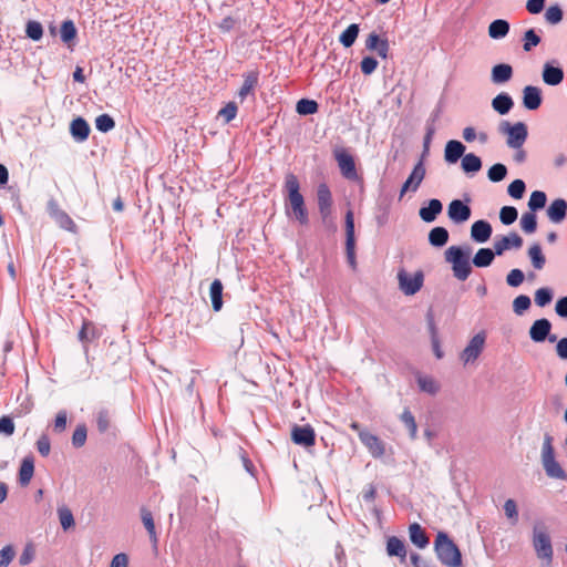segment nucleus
Wrapping results in <instances>:
<instances>
[{"mask_svg":"<svg viewBox=\"0 0 567 567\" xmlns=\"http://www.w3.org/2000/svg\"><path fill=\"white\" fill-rule=\"evenodd\" d=\"M97 337L96 327L93 322L84 320L81 327V330L79 331V339L86 343L92 341Z\"/></svg>","mask_w":567,"mask_h":567,"instance_id":"obj_41","label":"nucleus"},{"mask_svg":"<svg viewBox=\"0 0 567 567\" xmlns=\"http://www.w3.org/2000/svg\"><path fill=\"white\" fill-rule=\"evenodd\" d=\"M507 168L504 164L497 163L489 167L487 176L491 182L497 183L506 177Z\"/></svg>","mask_w":567,"mask_h":567,"instance_id":"obj_49","label":"nucleus"},{"mask_svg":"<svg viewBox=\"0 0 567 567\" xmlns=\"http://www.w3.org/2000/svg\"><path fill=\"white\" fill-rule=\"evenodd\" d=\"M417 384H419L421 391L430 393V394L437 393V391L440 389L437 382L431 377H424V375L417 377Z\"/></svg>","mask_w":567,"mask_h":567,"instance_id":"obj_46","label":"nucleus"},{"mask_svg":"<svg viewBox=\"0 0 567 567\" xmlns=\"http://www.w3.org/2000/svg\"><path fill=\"white\" fill-rule=\"evenodd\" d=\"M16 425L10 416L3 415L0 417V433L10 436L14 433Z\"/></svg>","mask_w":567,"mask_h":567,"instance_id":"obj_63","label":"nucleus"},{"mask_svg":"<svg viewBox=\"0 0 567 567\" xmlns=\"http://www.w3.org/2000/svg\"><path fill=\"white\" fill-rule=\"evenodd\" d=\"M291 440L297 445L313 446L316 443L315 430L310 425H295L291 430Z\"/></svg>","mask_w":567,"mask_h":567,"instance_id":"obj_13","label":"nucleus"},{"mask_svg":"<svg viewBox=\"0 0 567 567\" xmlns=\"http://www.w3.org/2000/svg\"><path fill=\"white\" fill-rule=\"evenodd\" d=\"M443 209L442 203L439 199H431L427 207H422L419 212L421 219L425 223H432Z\"/></svg>","mask_w":567,"mask_h":567,"instance_id":"obj_28","label":"nucleus"},{"mask_svg":"<svg viewBox=\"0 0 567 567\" xmlns=\"http://www.w3.org/2000/svg\"><path fill=\"white\" fill-rule=\"evenodd\" d=\"M259 73L258 71H249L244 74V82L241 87L238 91V96L240 101H244L246 96L254 92L256 86L258 85Z\"/></svg>","mask_w":567,"mask_h":567,"instance_id":"obj_24","label":"nucleus"},{"mask_svg":"<svg viewBox=\"0 0 567 567\" xmlns=\"http://www.w3.org/2000/svg\"><path fill=\"white\" fill-rule=\"evenodd\" d=\"M465 152V146L456 140H451L445 145L444 158L447 163H456Z\"/></svg>","mask_w":567,"mask_h":567,"instance_id":"obj_25","label":"nucleus"},{"mask_svg":"<svg viewBox=\"0 0 567 567\" xmlns=\"http://www.w3.org/2000/svg\"><path fill=\"white\" fill-rule=\"evenodd\" d=\"M359 439L373 457L379 458L384 455V443L377 435L368 431H359Z\"/></svg>","mask_w":567,"mask_h":567,"instance_id":"obj_14","label":"nucleus"},{"mask_svg":"<svg viewBox=\"0 0 567 567\" xmlns=\"http://www.w3.org/2000/svg\"><path fill=\"white\" fill-rule=\"evenodd\" d=\"M533 545L537 557L546 561L549 565L553 559V547L550 538L544 528H534Z\"/></svg>","mask_w":567,"mask_h":567,"instance_id":"obj_7","label":"nucleus"},{"mask_svg":"<svg viewBox=\"0 0 567 567\" xmlns=\"http://www.w3.org/2000/svg\"><path fill=\"white\" fill-rule=\"evenodd\" d=\"M223 284L219 279H215L209 288V296L214 311H219L223 308Z\"/></svg>","mask_w":567,"mask_h":567,"instance_id":"obj_32","label":"nucleus"},{"mask_svg":"<svg viewBox=\"0 0 567 567\" xmlns=\"http://www.w3.org/2000/svg\"><path fill=\"white\" fill-rule=\"evenodd\" d=\"M70 132L75 140L83 142L89 137L90 126L84 118L78 117L71 122Z\"/></svg>","mask_w":567,"mask_h":567,"instance_id":"obj_29","label":"nucleus"},{"mask_svg":"<svg viewBox=\"0 0 567 567\" xmlns=\"http://www.w3.org/2000/svg\"><path fill=\"white\" fill-rule=\"evenodd\" d=\"M359 31V25L352 23L340 34L339 41L342 43L344 48H350L355 42Z\"/></svg>","mask_w":567,"mask_h":567,"instance_id":"obj_39","label":"nucleus"},{"mask_svg":"<svg viewBox=\"0 0 567 567\" xmlns=\"http://www.w3.org/2000/svg\"><path fill=\"white\" fill-rule=\"evenodd\" d=\"M513 76V68L509 64L501 63L493 66L491 72L492 82L501 84L508 82Z\"/></svg>","mask_w":567,"mask_h":567,"instance_id":"obj_27","label":"nucleus"},{"mask_svg":"<svg viewBox=\"0 0 567 567\" xmlns=\"http://www.w3.org/2000/svg\"><path fill=\"white\" fill-rule=\"evenodd\" d=\"M16 553L11 545H8L3 547L0 550V567H8L9 564L12 561Z\"/></svg>","mask_w":567,"mask_h":567,"instance_id":"obj_64","label":"nucleus"},{"mask_svg":"<svg viewBox=\"0 0 567 567\" xmlns=\"http://www.w3.org/2000/svg\"><path fill=\"white\" fill-rule=\"evenodd\" d=\"M520 226L526 234H533L537 229V218L533 212H526L520 217Z\"/></svg>","mask_w":567,"mask_h":567,"instance_id":"obj_44","label":"nucleus"},{"mask_svg":"<svg viewBox=\"0 0 567 567\" xmlns=\"http://www.w3.org/2000/svg\"><path fill=\"white\" fill-rule=\"evenodd\" d=\"M401 421L405 424L410 432L411 439L416 437L417 425L415 419L409 409H405L401 414Z\"/></svg>","mask_w":567,"mask_h":567,"instance_id":"obj_50","label":"nucleus"},{"mask_svg":"<svg viewBox=\"0 0 567 567\" xmlns=\"http://www.w3.org/2000/svg\"><path fill=\"white\" fill-rule=\"evenodd\" d=\"M95 127L102 133H107L115 127V122L109 114H101L95 118Z\"/></svg>","mask_w":567,"mask_h":567,"instance_id":"obj_47","label":"nucleus"},{"mask_svg":"<svg viewBox=\"0 0 567 567\" xmlns=\"http://www.w3.org/2000/svg\"><path fill=\"white\" fill-rule=\"evenodd\" d=\"M25 32L27 35L34 41L40 40L43 35L42 25L40 22L37 21H29L27 24Z\"/></svg>","mask_w":567,"mask_h":567,"instance_id":"obj_57","label":"nucleus"},{"mask_svg":"<svg viewBox=\"0 0 567 567\" xmlns=\"http://www.w3.org/2000/svg\"><path fill=\"white\" fill-rule=\"evenodd\" d=\"M425 176V167L422 161H420L413 168L409 178L402 185L400 197H402L406 192L412 190L415 192Z\"/></svg>","mask_w":567,"mask_h":567,"instance_id":"obj_15","label":"nucleus"},{"mask_svg":"<svg viewBox=\"0 0 567 567\" xmlns=\"http://www.w3.org/2000/svg\"><path fill=\"white\" fill-rule=\"evenodd\" d=\"M566 214L567 202L563 198H557L553 200L547 209L548 218L555 224L561 223L565 219Z\"/></svg>","mask_w":567,"mask_h":567,"instance_id":"obj_21","label":"nucleus"},{"mask_svg":"<svg viewBox=\"0 0 567 567\" xmlns=\"http://www.w3.org/2000/svg\"><path fill=\"white\" fill-rule=\"evenodd\" d=\"M96 426L101 433L106 432L111 426V415L107 410H100L96 414Z\"/></svg>","mask_w":567,"mask_h":567,"instance_id":"obj_54","label":"nucleus"},{"mask_svg":"<svg viewBox=\"0 0 567 567\" xmlns=\"http://www.w3.org/2000/svg\"><path fill=\"white\" fill-rule=\"evenodd\" d=\"M517 209L513 206H504L499 212V219L504 225H512L517 219Z\"/></svg>","mask_w":567,"mask_h":567,"instance_id":"obj_53","label":"nucleus"},{"mask_svg":"<svg viewBox=\"0 0 567 567\" xmlns=\"http://www.w3.org/2000/svg\"><path fill=\"white\" fill-rule=\"evenodd\" d=\"M461 166L465 173H476L482 168V161L477 155L468 153L462 156Z\"/></svg>","mask_w":567,"mask_h":567,"instance_id":"obj_35","label":"nucleus"},{"mask_svg":"<svg viewBox=\"0 0 567 567\" xmlns=\"http://www.w3.org/2000/svg\"><path fill=\"white\" fill-rule=\"evenodd\" d=\"M495 255V251L489 248H481L475 254L473 264L478 268L488 267L493 262Z\"/></svg>","mask_w":567,"mask_h":567,"instance_id":"obj_36","label":"nucleus"},{"mask_svg":"<svg viewBox=\"0 0 567 567\" xmlns=\"http://www.w3.org/2000/svg\"><path fill=\"white\" fill-rule=\"evenodd\" d=\"M449 240V231L444 227H434L429 234V241L434 247H442Z\"/></svg>","mask_w":567,"mask_h":567,"instance_id":"obj_38","label":"nucleus"},{"mask_svg":"<svg viewBox=\"0 0 567 567\" xmlns=\"http://www.w3.org/2000/svg\"><path fill=\"white\" fill-rule=\"evenodd\" d=\"M434 548L440 561L449 567H458L462 564V555L458 547L450 537L439 532L434 542Z\"/></svg>","mask_w":567,"mask_h":567,"instance_id":"obj_2","label":"nucleus"},{"mask_svg":"<svg viewBox=\"0 0 567 567\" xmlns=\"http://www.w3.org/2000/svg\"><path fill=\"white\" fill-rule=\"evenodd\" d=\"M499 132L507 135V145L515 150L520 148L527 138V127L523 122L512 125L509 122L503 121L499 124Z\"/></svg>","mask_w":567,"mask_h":567,"instance_id":"obj_6","label":"nucleus"},{"mask_svg":"<svg viewBox=\"0 0 567 567\" xmlns=\"http://www.w3.org/2000/svg\"><path fill=\"white\" fill-rule=\"evenodd\" d=\"M523 246V238L516 234L511 233L508 236H503L501 239L494 241V251L497 256H501L511 248H520Z\"/></svg>","mask_w":567,"mask_h":567,"instance_id":"obj_18","label":"nucleus"},{"mask_svg":"<svg viewBox=\"0 0 567 567\" xmlns=\"http://www.w3.org/2000/svg\"><path fill=\"white\" fill-rule=\"evenodd\" d=\"M285 185L288 190V200H289L293 217L301 225H308V223H309L308 212L305 206L303 196L299 192L300 185H299V181H298L297 176L293 174H288L286 176Z\"/></svg>","mask_w":567,"mask_h":567,"instance_id":"obj_1","label":"nucleus"},{"mask_svg":"<svg viewBox=\"0 0 567 567\" xmlns=\"http://www.w3.org/2000/svg\"><path fill=\"white\" fill-rule=\"evenodd\" d=\"M34 473V462L32 457H24L22 460L20 470H19V482L22 486H27Z\"/></svg>","mask_w":567,"mask_h":567,"instance_id":"obj_33","label":"nucleus"},{"mask_svg":"<svg viewBox=\"0 0 567 567\" xmlns=\"http://www.w3.org/2000/svg\"><path fill=\"white\" fill-rule=\"evenodd\" d=\"M485 344V334L480 332L475 334L462 351L460 358L466 364L468 362H474L480 354L482 353Z\"/></svg>","mask_w":567,"mask_h":567,"instance_id":"obj_10","label":"nucleus"},{"mask_svg":"<svg viewBox=\"0 0 567 567\" xmlns=\"http://www.w3.org/2000/svg\"><path fill=\"white\" fill-rule=\"evenodd\" d=\"M386 553L389 556H395L400 558L402 564L406 560V547L403 540L396 536H391L386 540Z\"/></svg>","mask_w":567,"mask_h":567,"instance_id":"obj_23","label":"nucleus"},{"mask_svg":"<svg viewBox=\"0 0 567 567\" xmlns=\"http://www.w3.org/2000/svg\"><path fill=\"white\" fill-rule=\"evenodd\" d=\"M551 323L548 319L542 318L532 324L529 337L534 342H544L547 338L550 342L556 341V336H549Z\"/></svg>","mask_w":567,"mask_h":567,"instance_id":"obj_12","label":"nucleus"},{"mask_svg":"<svg viewBox=\"0 0 567 567\" xmlns=\"http://www.w3.org/2000/svg\"><path fill=\"white\" fill-rule=\"evenodd\" d=\"M237 105L234 102H229L225 107H223L218 115L226 122L229 123L237 115Z\"/></svg>","mask_w":567,"mask_h":567,"instance_id":"obj_59","label":"nucleus"},{"mask_svg":"<svg viewBox=\"0 0 567 567\" xmlns=\"http://www.w3.org/2000/svg\"><path fill=\"white\" fill-rule=\"evenodd\" d=\"M378 64V61L373 56H364L360 62L361 72L364 75H370L377 70Z\"/></svg>","mask_w":567,"mask_h":567,"instance_id":"obj_58","label":"nucleus"},{"mask_svg":"<svg viewBox=\"0 0 567 567\" xmlns=\"http://www.w3.org/2000/svg\"><path fill=\"white\" fill-rule=\"evenodd\" d=\"M528 256L535 269H543L546 262V258L543 255L542 247L538 244H534L529 247Z\"/></svg>","mask_w":567,"mask_h":567,"instance_id":"obj_40","label":"nucleus"},{"mask_svg":"<svg viewBox=\"0 0 567 567\" xmlns=\"http://www.w3.org/2000/svg\"><path fill=\"white\" fill-rule=\"evenodd\" d=\"M333 157L338 164L341 175L352 182H362V177L358 174L353 155L346 147H336Z\"/></svg>","mask_w":567,"mask_h":567,"instance_id":"obj_5","label":"nucleus"},{"mask_svg":"<svg viewBox=\"0 0 567 567\" xmlns=\"http://www.w3.org/2000/svg\"><path fill=\"white\" fill-rule=\"evenodd\" d=\"M492 235V226L486 220H477L471 227V236L477 243H485Z\"/></svg>","mask_w":567,"mask_h":567,"instance_id":"obj_22","label":"nucleus"},{"mask_svg":"<svg viewBox=\"0 0 567 567\" xmlns=\"http://www.w3.org/2000/svg\"><path fill=\"white\" fill-rule=\"evenodd\" d=\"M86 433L87 432H86L85 425L76 426V429L74 430L73 435H72V444L75 447L83 446L86 441Z\"/></svg>","mask_w":567,"mask_h":567,"instance_id":"obj_61","label":"nucleus"},{"mask_svg":"<svg viewBox=\"0 0 567 567\" xmlns=\"http://www.w3.org/2000/svg\"><path fill=\"white\" fill-rule=\"evenodd\" d=\"M551 292L547 288H539L535 292V302L539 307H545L551 301Z\"/></svg>","mask_w":567,"mask_h":567,"instance_id":"obj_60","label":"nucleus"},{"mask_svg":"<svg viewBox=\"0 0 567 567\" xmlns=\"http://www.w3.org/2000/svg\"><path fill=\"white\" fill-rule=\"evenodd\" d=\"M410 540L419 548H425L429 543V536L419 523H413L409 527Z\"/></svg>","mask_w":567,"mask_h":567,"instance_id":"obj_26","label":"nucleus"},{"mask_svg":"<svg viewBox=\"0 0 567 567\" xmlns=\"http://www.w3.org/2000/svg\"><path fill=\"white\" fill-rule=\"evenodd\" d=\"M523 104L527 110H537L542 104V91L537 86L527 85L523 90Z\"/></svg>","mask_w":567,"mask_h":567,"instance_id":"obj_20","label":"nucleus"},{"mask_svg":"<svg viewBox=\"0 0 567 567\" xmlns=\"http://www.w3.org/2000/svg\"><path fill=\"white\" fill-rule=\"evenodd\" d=\"M318 107L315 100L301 99L297 102L296 111L300 115H311L318 112Z\"/></svg>","mask_w":567,"mask_h":567,"instance_id":"obj_43","label":"nucleus"},{"mask_svg":"<svg viewBox=\"0 0 567 567\" xmlns=\"http://www.w3.org/2000/svg\"><path fill=\"white\" fill-rule=\"evenodd\" d=\"M398 280L402 292L406 296H412L422 288L424 276L421 271L412 276L402 269L398 274Z\"/></svg>","mask_w":567,"mask_h":567,"instance_id":"obj_8","label":"nucleus"},{"mask_svg":"<svg viewBox=\"0 0 567 567\" xmlns=\"http://www.w3.org/2000/svg\"><path fill=\"white\" fill-rule=\"evenodd\" d=\"M318 208L322 219H327L331 214L332 196L327 184L322 183L317 188Z\"/></svg>","mask_w":567,"mask_h":567,"instance_id":"obj_16","label":"nucleus"},{"mask_svg":"<svg viewBox=\"0 0 567 567\" xmlns=\"http://www.w3.org/2000/svg\"><path fill=\"white\" fill-rule=\"evenodd\" d=\"M509 24L503 19L494 20L488 27V35L492 39H502L507 35Z\"/></svg>","mask_w":567,"mask_h":567,"instance_id":"obj_34","label":"nucleus"},{"mask_svg":"<svg viewBox=\"0 0 567 567\" xmlns=\"http://www.w3.org/2000/svg\"><path fill=\"white\" fill-rule=\"evenodd\" d=\"M76 28L72 20H65L61 24L60 34L64 43H70L76 38Z\"/></svg>","mask_w":567,"mask_h":567,"instance_id":"obj_42","label":"nucleus"},{"mask_svg":"<svg viewBox=\"0 0 567 567\" xmlns=\"http://www.w3.org/2000/svg\"><path fill=\"white\" fill-rule=\"evenodd\" d=\"M525 188L524 181L515 179L508 185L507 192L513 198L520 199L525 193Z\"/></svg>","mask_w":567,"mask_h":567,"instance_id":"obj_56","label":"nucleus"},{"mask_svg":"<svg viewBox=\"0 0 567 567\" xmlns=\"http://www.w3.org/2000/svg\"><path fill=\"white\" fill-rule=\"evenodd\" d=\"M468 257L470 250L465 252L458 246H451L445 251V260L452 264L453 275L458 280H466L472 272Z\"/></svg>","mask_w":567,"mask_h":567,"instance_id":"obj_3","label":"nucleus"},{"mask_svg":"<svg viewBox=\"0 0 567 567\" xmlns=\"http://www.w3.org/2000/svg\"><path fill=\"white\" fill-rule=\"evenodd\" d=\"M48 212L49 215L54 219V221L64 230L70 231L72 234L78 233V226L74 220L69 216L66 212L60 208L56 200L51 199L48 203Z\"/></svg>","mask_w":567,"mask_h":567,"instance_id":"obj_9","label":"nucleus"},{"mask_svg":"<svg viewBox=\"0 0 567 567\" xmlns=\"http://www.w3.org/2000/svg\"><path fill=\"white\" fill-rule=\"evenodd\" d=\"M59 519L64 530L74 526V517L72 512L68 507H60L58 509Z\"/></svg>","mask_w":567,"mask_h":567,"instance_id":"obj_52","label":"nucleus"},{"mask_svg":"<svg viewBox=\"0 0 567 567\" xmlns=\"http://www.w3.org/2000/svg\"><path fill=\"white\" fill-rule=\"evenodd\" d=\"M365 48L370 51H375L382 59L388 58L389 42L385 38H380L378 33L371 32L365 40Z\"/></svg>","mask_w":567,"mask_h":567,"instance_id":"obj_19","label":"nucleus"},{"mask_svg":"<svg viewBox=\"0 0 567 567\" xmlns=\"http://www.w3.org/2000/svg\"><path fill=\"white\" fill-rule=\"evenodd\" d=\"M543 80L548 85H558L564 80V71L560 68L545 64L543 71Z\"/></svg>","mask_w":567,"mask_h":567,"instance_id":"obj_31","label":"nucleus"},{"mask_svg":"<svg viewBox=\"0 0 567 567\" xmlns=\"http://www.w3.org/2000/svg\"><path fill=\"white\" fill-rule=\"evenodd\" d=\"M546 194L542 190H535L530 194L529 200H528V207L530 212H536L538 209H542L546 205Z\"/></svg>","mask_w":567,"mask_h":567,"instance_id":"obj_45","label":"nucleus"},{"mask_svg":"<svg viewBox=\"0 0 567 567\" xmlns=\"http://www.w3.org/2000/svg\"><path fill=\"white\" fill-rule=\"evenodd\" d=\"M523 281L524 272L520 269H512L506 277V282L511 287H518Z\"/></svg>","mask_w":567,"mask_h":567,"instance_id":"obj_62","label":"nucleus"},{"mask_svg":"<svg viewBox=\"0 0 567 567\" xmlns=\"http://www.w3.org/2000/svg\"><path fill=\"white\" fill-rule=\"evenodd\" d=\"M529 307L530 298L526 295H520L513 301V310L516 315H523Z\"/></svg>","mask_w":567,"mask_h":567,"instance_id":"obj_55","label":"nucleus"},{"mask_svg":"<svg viewBox=\"0 0 567 567\" xmlns=\"http://www.w3.org/2000/svg\"><path fill=\"white\" fill-rule=\"evenodd\" d=\"M346 250L350 265H355L354 218L352 210L346 214Z\"/></svg>","mask_w":567,"mask_h":567,"instance_id":"obj_11","label":"nucleus"},{"mask_svg":"<svg viewBox=\"0 0 567 567\" xmlns=\"http://www.w3.org/2000/svg\"><path fill=\"white\" fill-rule=\"evenodd\" d=\"M141 517L143 525L150 535L151 540L156 545L158 539L152 513L147 508L143 507L141 509Z\"/></svg>","mask_w":567,"mask_h":567,"instance_id":"obj_37","label":"nucleus"},{"mask_svg":"<svg viewBox=\"0 0 567 567\" xmlns=\"http://www.w3.org/2000/svg\"><path fill=\"white\" fill-rule=\"evenodd\" d=\"M513 105V99L507 93H499L492 100V107L501 115L507 114Z\"/></svg>","mask_w":567,"mask_h":567,"instance_id":"obj_30","label":"nucleus"},{"mask_svg":"<svg viewBox=\"0 0 567 567\" xmlns=\"http://www.w3.org/2000/svg\"><path fill=\"white\" fill-rule=\"evenodd\" d=\"M540 43V37L535 32L534 29H529L524 33L523 37V49L529 52L534 47Z\"/></svg>","mask_w":567,"mask_h":567,"instance_id":"obj_48","label":"nucleus"},{"mask_svg":"<svg viewBox=\"0 0 567 567\" xmlns=\"http://www.w3.org/2000/svg\"><path fill=\"white\" fill-rule=\"evenodd\" d=\"M542 463L546 474L549 477L561 478L566 477V474L559 463L555 460V450L553 446V436L548 433L544 435V442L542 446Z\"/></svg>","mask_w":567,"mask_h":567,"instance_id":"obj_4","label":"nucleus"},{"mask_svg":"<svg viewBox=\"0 0 567 567\" xmlns=\"http://www.w3.org/2000/svg\"><path fill=\"white\" fill-rule=\"evenodd\" d=\"M545 20L549 24H557L563 20V10L558 4H554L547 8L545 12Z\"/></svg>","mask_w":567,"mask_h":567,"instance_id":"obj_51","label":"nucleus"},{"mask_svg":"<svg viewBox=\"0 0 567 567\" xmlns=\"http://www.w3.org/2000/svg\"><path fill=\"white\" fill-rule=\"evenodd\" d=\"M447 215L452 221L461 224L471 217V208L462 200L454 199L449 205Z\"/></svg>","mask_w":567,"mask_h":567,"instance_id":"obj_17","label":"nucleus"}]
</instances>
